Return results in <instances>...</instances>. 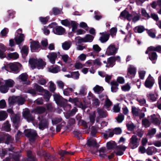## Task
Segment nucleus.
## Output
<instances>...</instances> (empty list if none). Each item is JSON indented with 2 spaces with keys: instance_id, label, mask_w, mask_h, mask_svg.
<instances>
[{
  "instance_id": "obj_1",
  "label": "nucleus",
  "mask_w": 161,
  "mask_h": 161,
  "mask_svg": "<svg viewBox=\"0 0 161 161\" xmlns=\"http://www.w3.org/2000/svg\"><path fill=\"white\" fill-rule=\"evenodd\" d=\"M119 17L121 19H126L129 21L132 20L133 22H136L139 19L140 16L134 12L130 14L127 11L124 10L121 12Z\"/></svg>"
},
{
  "instance_id": "obj_22",
  "label": "nucleus",
  "mask_w": 161,
  "mask_h": 161,
  "mask_svg": "<svg viewBox=\"0 0 161 161\" xmlns=\"http://www.w3.org/2000/svg\"><path fill=\"white\" fill-rule=\"evenodd\" d=\"M152 51H156L158 52H161V46H158L156 47L150 46L148 47L145 53L147 54L148 52Z\"/></svg>"
},
{
  "instance_id": "obj_39",
  "label": "nucleus",
  "mask_w": 161,
  "mask_h": 161,
  "mask_svg": "<svg viewBox=\"0 0 161 161\" xmlns=\"http://www.w3.org/2000/svg\"><path fill=\"white\" fill-rule=\"evenodd\" d=\"M28 78V75L26 73H24L20 75L17 79L20 80L22 81H25Z\"/></svg>"
},
{
  "instance_id": "obj_17",
  "label": "nucleus",
  "mask_w": 161,
  "mask_h": 161,
  "mask_svg": "<svg viewBox=\"0 0 161 161\" xmlns=\"http://www.w3.org/2000/svg\"><path fill=\"white\" fill-rule=\"evenodd\" d=\"M23 116L25 119H27L28 121H33L34 120V118L31 116L30 112L28 109H25L24 112Z\"/></svg>"
},
{
  "instance_id": "obj_40",
  "label": "nucleus",
  "mask_w": 161,
  "mask_h": 161,
  "mask_svg": "<svg viewBox=\"0 0 161 161\" xmlns=\"http://www.w3.org/2000/svg\"><path fill=\"white\" fill-rule=\"evenodd\" d=\"M58 153L61 156V157L62 158L63 157L69 154L73 155L74 154V152H67L61 150L59 151Z\"/></svg>"
},
{
  "instance_id": "obj_47",
  "label": "nucleus",
  "mask_w": 161,
  "mask_h": 161,
  "mask_svg": "<svg viewBox=\"0 0 161 161\" xmlns=\"http://www.w3.org/2000/svg\"><path fill=\"white\" fill-rule=\"evenodd\" d=\"M18 97H10L8 98V102L10 104H13L15 103L17 101Z\"/></svg>"
},
{
  "instance_id": "obj_46",
  "label": "nucleus",
  "mask_w": 161,
  "mask_h": 161,
  "mask_svg": "<svg viewBox=\"0 0 161 161\" xmlns=\"http://www.w3.org/2000/svg\"><path fill=\"white\" fill-rule=\"evenodd\" d=\"M28 48L27 46H24L21 50V52L24 56H26L28 54Z\"/></svg>"
},
{
  "instance_id": "obj_52",
  "label": "nucleus",
  "mask_w": 161,
  "mask_h": 161,
  "mask_svg": "<svg viewBox=\"0 0 161 161\" xmlns=\"http://www.w3.org/2000/svg\"><path fill=\"white\" fill-rule=\"evenodd\" d=\"M142 125L145 128L149 127L150 125L149 120L146 119H144L142 120Z\"/></svg>"
},
{
  "instance_id": "obj_51",
  "label": "nucleus",
  "mask_w": 161,
  "mask_h": 161,
  "mask_svg": "<svg viewBox=\"0 0 161 161\" xmlns=\"http://www.w3.org/2000/svg\"><path fill=\"white\" fill-rule=\"evenodd\" d=\"M93 90L95 92L97 93H99L102 92L103 90V88L102 87L98 85H96L93 88Z\"/></svg>"
},
{
  "instance_id": "obj_2",
  "label": "nucleus",
  "mask_w": 161,
  "mask_h": 161,
  "mask_svg": "<svg viewBox=\"0 0 161 161\" xmlns=\"http://www.w3.org/2000/svg\"><path fill=\"white\" fill-rule=\"evenodd\" d=\"M29 62L30 67L32 69L36 68L39 69H42L45 64L44 62L41 59L32 58L30 59Z\"/></svg>"
},
{
  "instance_id": "obj_58",
  "label": "nucleus",
  "mask_w": 161,
  "mask_h": 161,
  "mask_svg": "<svg viewBox=\"0 0 161 161\" xmlns=\"http://www.w3.org/2000/svg\"><path fill=\"white\" fill-rule=\"evenodd\" d=\"M130 86L128 84L123 85L121 87V89L124 91H128L130 90Z\"/></svg>"
},
{
  "instance_id": "obj_63",
  "label": "nucleus",
  "mask_w": 161,
  "mask_h": 161,
  "mask_svg": "<svg viewBox=\"0 0 161 161\" xmlns=\"http://www.w3.org/2000/svg\"><path fill=\"white\" fill-rule=\"evenodd\" d=\"M49 83L50 84L49 87L50 91L51 92H53L56 89V87L55 84L52 82L51 81L49 82Z\"/></svg>"
},
{
  "instance_id": "obj_23",
  "label": "nucleus",
  "mask_w": 161,
  "mask_h": 161,
  "mask_svg": "<svg viewBox=\"0 0 161 161\" xmlns=\"http://www.w3.org/2000/svg\"><path fill=\"white\" fill-rule=\"evenodd\" d=\"M95 112H93L90 114V123L88 122L87 123L86 125L87 127L88 126L90 128V126L93 124L95 121Z\"/></svg>"
},
{
  "instance_id": "obj_15",
  "label": "nucleus",
  "mask_w": 161,
  "mask_h": 161,
  "mask_svg": "<svg viewBox=\"0 0 161 161\" xmlns=\"http://www.w3.org/2000/svg\"><path fill=\"white\" fill-rule=\"evenodd\" d=\"M151 120L155 125H159L161 122V119L158 115L153 114L151 116Z\"/></svg>"
},
{
  "instance_id": "obj_57",
  "label": "nucleus",
  "mask_w": 161,
  "mask_h": 161,
  "mask_svg": "<svg viewBox=\"0 0 161 161\" xmlns=\"http://www.w3.org/2000/svg\"><path fill=\"white\" fill-rule=\"evenodd\" d=\"M154 29H151L147 31V33L152 38H154L155 36V35L154 32L155 31Z\"/></svg>"
},
{
  "instance_id": "obj_26",
  "label": "nucleus",
  "mask_w": 161,
  "mask_h": 161,
  "mask_svg": "<svg viewBox=\"0 0 161 161\" xmlns=\"http://www.w3.org/2000/svg\"><path fill=\"white\" fill-rule=\"evenodd\" d=\"M111 91L112 92H116L118 91V84L116 81H112L111 82Z\"/></svg>"
},
{
  "instance_id": "obj_56",
  "label": "nucleus",
  "mask_w": 161,
  "mask_h": 161,
  "mask_svg": "<svg viewBox=\"0 0 161 161\" xmlns=\"http://www.w3.org/2000/svg\"><path fill=\"white\" fill-rule=\"evenodd\" d=\"M9 88L6 86H1L0 87V91L3 93H5L8 92Z\"/></svg>"
},
{
  "instance_id": "obj_60",
  "label": "nucleus",
  "mask_w": 161,
  "mask_h": 161,
  "mask_svg": "<svg viewBox=\"0 0 161 161\" xmlns=\"http://www.w3.org/2000/svg\"><path fill=\"white\" fill-rule=\"evenodd\" d=\"M19 155H16L15 156H14L13 158H12L10 159L9 158H6L5 160H3V161H11L10 160L12 159V160H13V159H14V161H19Z\"/></svg>"
},
{
  "instance_id": "obj_37",
  "label": "nucleus",
  "mask_w": 161,
  "mask_h": 161,
  "mask_svg": "<svg viewBox=\"0 0 161 161\" xmlns=\"http://www.w3.org/2000/svg\"><path fill=\"white\" fill-rule=\"evenodd\" d=\"M60 70V67L58 66L54 67L49 68H48L49 71L53 73H57L59 72Z\"/></svg>"
},
{
  "instance_id": "obj_48",
  "label": "nucleus",
  "mask_w": 161,
  "mask_h": 161,
  "mask_svg": "<svg viewBox=\"0 0 161 161\" xmlns=\"http://www.w3.org/2000/svg\"><path fill=\"white\" fill-rule=\"evenodd\" d=\"M84 42H91L93 39V37L90 35H87L84 37Z\"/></svg>"
},
{
  "instance_id": "obj_5",
  "label": "nucleus",
  "mask_w": 161,
  "mask_h": 161,
  "mask_svg": "<svg viewBox=\"0 0 161 161\" xmlns=\"http://www.w3.org/2000/svg\"><path fill=\"white\" fill-rule=\"evenodd\" d=\"M139 140L136 136L133 135L130 140L129 144V147L132 149L136 148L139 145Z\"/></svg>"
},
{
  "instance_id": "obj_36",
  "label": "nucleus",
  "mask_w": 161,
  "mask_h": 161,
  "mask_svg": "<svg viewBox=\"0 0 161 161\" xmlns=\"http://www.w3.org/2000/svg\"><path fill=\"white\" fill-rule=\"evenodd\" d=\"M45 110V108L43 107H38L34 109L32 113L35 114H41L44 112Z\"/></svg>"
},
{
  "instance_id": "obj_30",
  "label": "nucleus",
  "mask_w": 161,
  "mask_h": 161,
  "mask_svg": "<svg viewBox=\"0 0 161 161\" xmlns=\"http://www.w3.org/2000/svg\"><path fill=\"white\" fill-rule=\"evenodd\" d=\"M156 152V149L154 147H149L146 151L148 155H152Z\"/></svg>"
},
{
  "instance_id": "obj_61",
  "label": "nucleus",
  "mask_w": 161,
  "mask_h": 161,
  "mask_svg": "<svg viewBox=\"0 0 161 161\" xmlns=\"http://www.w3.org/2000/svg\"><path fill=\"white\" fill-rule=\"evenodd\" d=\"M137 100L141 105H144L146 103V100L144 98H137Z\"/></svg>"
},
{
  "instance_id": "obj_45",
  "label": "nucleus",
  "mask_w": 161,
  "mask_h": 161,
  "mask_svg": "<svg viewBox=\"0 0 161 161\" xmlns=\"http://www.w3.org/2000/svg\"><path fill=\"white\" fill-rule=\"evenodd\" d=\"M134 30L136 32H138L139 33H141L143 32L145 30L144 27L142 26H139L135 27Z\"/></svg>"
},
{
  "instance_id": "obj_14",
  "label": "nucleus",
  "mask_w": 161,
  "mask_h": 161,
  "mask_svg": "<svg viewBox=\"0 0 161 161\" xmlns=\"http://www.w3.org/2000/svg\"><path fill=\"white\" fill-rule=\"evenodd\" d=\"M93 51L89 53V56H92L93 58L95 56L97 55L98 53L100 51L101 49L100 47L97 45H94L93 46Z\"/></svg>"
},
{
  "instance_id": "obj_59",
  "label": "nucleus",
  "mask_w": 161,
  "mask_h": 161,
  "mask_svg": "<svg viewBox=\"0 0 161 161\" xmlns=\"http://www.w3.org/2000/svg\"><path fill=\"white\" fill-rule=\"evenodd\" d=\"M117 28L116 27H113L110 30V33L111 35L112 36H115L116 34V32H117Z\"/></svg>"
},
{
  "instance_id": "obj_53",
  "label": "nucleus",
  "mask_w": 161,
  "mask_h": 161,
  "mask_svg": "<svg viewBox=\"0 0 161 161\" xmlns=\"http://www.w3.org/2000/svg\"><path fill=\"white\" fill-rule=\"evenodd\" d=\"M54 23H51V24L49 25L48 26H47V27H45L44 28L43 31L45 35H48L50 33V31H49L47 29V28H52V25H53L54 24Z\"/></svg>"
},
{
  "instance_id": "obj_50",
  "label": "nucleus",
  "mask_w": 161,
  "mask_h": 161,
  "mask_svg": "<svg viewBox=\"0 0 161 161\" xmlns=\"http://www.w3.org/2000/svg\"><path fill=\"white\" fill-rule=\"evenodd\" d=\"M116 146L115 143L114 142H109L107 143V147L108 149L114 148Z\"/></svg>"
},
{
  "instance_id": "obj_6",
  "label": "nucleus",
  "mask_w": 161,
  "mask_h": 161,
  "mask_svg": "<svg viewBox=\"0 0 161 161\" xmlns=\"http://www.w3.org/2000/svg\"><path fill=\"white\" fill-rule=\"evenodd\" d=\"M34 87L36 89L37 92H44V97L46 99V101H47L49 100L50 97L49 92L47 90H45L42 86L38 85L37 84L34 85Z\"/></svg>"
},
{
  "instance_id": "obj_3",
  "label": "nucleus",
  "mask_w": 161,
  "mask_h": 161,
  "mask_svg": "<svg viewBox=\"0 0 161 161\" xmlns=\"http://www.w3.org/2000/svg\"><path fill=\"white\" fill-rule=\"evenodd\" d=\"M61 23L64 25L68 26L69 27H72V31H75L76 30L78 24L74 21H69L67 19L61 20Z\"/></svg>"
},
{
  "instance_id": "obj_32",
  "label": "nucleus",
  "mask_w": 161,
  "mask_h": 161,
  "mask_svg": "<svg viewBox=\"0 0 161 161\" xmlns=\"http://www.w3.org/2000/svg\"><path fill=\"white\" fill-rule=\"evenodd\" d=\"M157 94L156 93H149L147 94V97L148 98L153 101H154L156 100Z\"/></svg>"
},
{
  "instance_id": "obj_64",
  "label": "nucleus",
  "mask_w": 161,
  "mask_h": 161,
  "mask_svg": "<svg viewBox=\"0 0 161 161\" xmlns=\"http://www.w3.org/2000/svg\"><path fill=\"white\" fill-rule=\"evenodd\" d=\"M124 119V116L122 114L119 115L116 118V120L119 123L122 122Z\"/></svg>"
},
{
  "instance_id": "obj_10",
  "label": "nucleus",
  "mask_w": 161,
  "mask_h": 161,
  "mask_svg": "<svg viewBox=\"0 0 161 161\" xmlns=\"http://www.w3.org/2000/svg\"><path fill=\"white\" fill-rule=\"evenodd\" d=\"M154 83V80L153 77L150 75H149L148 78L146 80L145 85L146 87L149 88H151L153 86Z\"/></svg>"
},
{
  "instance_id": "obj_25",
  "label": "nucleus",
  "mask_w": 161,
  "mask_h": 161,
  "mask_svg": "<svg viewBox=\"0 0 161 161\" xmlns=\"http://www.w3.org/2000/svg\"><path fill=\"white\" fill-rule=\"evenodd\" d=\"M75 87L74 86L73 88H68L64 90L63 91L64 94L66 96H69L70 95L71 93L74 92Z\"/></svg>"
},
{
  "instance_id": "obj_19",
  "label": "nucleus",
  "mask_w": 161,
  "mask_h": 161,
  "mask_svg": "<svg viewBox=\"0 0 161 161\" xmlns=\"http://www.w3.org/2000/svg\"><path fill=\"white\" fill-rule=\"evenodd\" d=\"M103 97H104L102 99V100L105 99L104 107L107 109L108 110H109V108L112 105V102L108 98L107 96L103 95Z\"/></svg>"
},
{
  "instance_id": "obj_35",
  "label": "nucleus",
  "mask_w": 161,
  "mask_h": 161,
  "mask_svg": "<svg viewBox=\"0 0 161 161\" xmlns=\"http://www.w3.org/2000/svg\"><path fill=\"white\" fill-rule=\"evenodd\" d=\"M71 45V41H66L62 43V47L64 50H68L69 48Z\"/></svg>"
},
{
  "instance_id": "obj_33",
  "label": "nucleus",
  "mask_w": 161,
  "mask_h": 161,
  "mask_svg": "<svg viewBox=\"0 0 161 161\" xmlns=\"http://www.w3.org/2000/svg\"><path fill=\"white\" fill-rule=\"evenodd\" d=\"M99 155L100 157L102 158L106 156V154L108 153L107 149L104 147L100 148L99 150Z\"/></svg>"
},
{
  "instance_id": "obj_8",
  "label": "nucleus",
  "mask_w": 161,
  "mask_h": 161,
  "mask_svg": "<svg viewBox=\"0 0 161 161\" xmlns=\"http://www.w3.org/2000/svg\"><path fill=\"white\" fill-rule=\"evenodd\" d=\"M17 33L15 39L16 43L17 44H19L24 40V36L22 34V31L20 29L17 31Z\"/></svg>"
},
{
  "instance_id": "obj_42",
  "label": "nucleus",
  "mask_w": 161,
  "mask_h": 161,
  "mask_svg": "<svg viewBox=\"0 0 161 161\" xmlns=\"http://www.w3.org/2000/svg\"><path fill=\"white\" fill-rule=\"evenodd\" d=\"M87 145L89 146L97 147V143L95 140L90 139L88 140L87 142Z\"/></svg>"
},
{
  "instance_id": "obj_49",
  "label": "nucleus",
  "mask_w": 161,
  "mask_h": 161,
  "mask_svg": "<svg viewBox=\"0 0 161 161\" xmlns=\"http://www.w3.org/2000/svg\"><path fill=\"white\" fill-rule=\"evenodd\" d=\"M140 112V109L136 108L134 107H132V112L133 114L135 116H138Z\"/></svg>"
},
{
  "instance_id": "obj_9",
  "label": "nucleus",
  "mask_w": 161,
  "mask_h": 161,
  "mask_svg": "<svg viewBox=\"0 0 161 161\" xmlns=\"http://www.w3.org/2000/svg\"><path fill=\"white\" fill-rule=\"evenodd\" d=\"M117 50L118 48L114 45H110L107 48L106 53L108 55H113L116 53Z\"/></svg>"
},
{
  "instance_id": "obj_34",
  "label": "nucleus",
  "mask_w": 161,
  "mask_h": 161,
  "mask_svg": "<svg viewBox=\"0 0 161 161\" xmlns=\"http://www.w3.org/2000/svg\"><path fill=\"white\" fill-rule=\"evenodd\" d=\"M97 112L100 118L105 117L107 116L106 112L103 109L98 108Z\"/></svg>"
},
{
  "instance_id": "obj_12",
  "label": "nucleus",
  "mask_w": 161,
  "mask_h": 161,
  "mask_svg": "<svg viewBox=\"0 0 161 161\" xmlns=\"http://www.w3.org/2000/svg\"><path fill=\"white\" fill-rule=\"evenodd\" d=\"M31 48L32 52H36L40 47V45L37 41H32L30 42Z\"/></svg>"
},
{
  "instance_id": "obj_62",
  "label": "nucleus",
  "mask_w": 161,
  "mask_h": 161,
  "mask_svg": "<svg viewBox=\"0 0 161 161\" xmlns=\"http://www.w3.org/2000/svg\"><path fill=\"white\" fill-rule=\"evenodd\" d=\"M41 44L43 49H46L48 45V42L47 39L43 40L41 42Z\"/></svg>"
},
{
  "instance_id": "obj_54",
  "label": "nucleus",
  "mask_w": 161,
  "mask_h": 161,
  "mask_svg": "<svg viewBox=\"0 0 161 161\" xmlns=\"http://www.w3.org/2000/svg\"><path fill=\"white\" fill-rule=\"evenodd\" d=\"M75 41L76 44H80L82 42H84V37L82 38L80 36H77L75 38Z\"/></svg>"
},
{
  "instance_id": "obj_4",
  "label": "nucleus",
  "mask_w": 161,
  "mask_h": 161,
  "mask_svg": "<svg viewBox=\"0 0 161 161\" xmlns=\"http://www.w3.org/2000/svg\"><path fill=\"white\" fill-rule=\"evenodd\" d=\"M24 132L25 136L29 138L30 143L33 142L37 135L36 131L30 129L25 130Z\"/></svg>"
},
{
  "instance_id": "obj_11",
  "label": "nucleus",
  "mask_w": 161,
  "mask_h": 161,
  "mask_svg": "<svg viewBox=\"0 0 161 161\" xmlns=\"http://www.w3.org/2000/svg\"><path fill=\"white\" fill-rule=\"evenodd\" d=\"M60 55L59 52L57 53H49L47 56V58L49 59V61L53 64H55V60L58 55Z\"/></svg>"
},
{
  "instance_id": "obj_16",
  "label": "nucleus",
  "mask_w": 161,
  "mask_h": 161,
  "mask_svg": "<svg viewBox=\"0 0 161 161\" xmlns=\"http://www.w3.org/2000/svg\"><path fill=\"white\" fill-rule=\"evenodd\" d=\"M126 147L123 146H119L117 147L114 151L116 155L121 156L123 154V152L125 150Z\"/></svg>"
},
{
  "instance_id": "obj_31",
  "label": "nucleus",
  "mask_w": 161,
  "mask_h": 161,
  "mask_svg": "<svg viewBox=\"0 0 161 161\" xmlns=\"http://www.w3.org/2000/svg\"><path fill=\"white\" fill-rule=\"evenodd\" d=\"M14 84L15 82L14 81L11 79L7 80L5 81V86L8 88L13 87Z\"/></svg>"
},
{
  "instance_id": "obj_24",
  "label": "nucleus",
  "mask_w": 161,
  "mask_h": 161,
  "mask_svg": "<svg viewBox=\"0 0 161 161\" xmlns=\"http://www.w3.org/2000/svg\"><path fill=\"white\" fill-rule=\"evenodd\" d=\"M34 78L37 80L38 83L40 85H43L47 83L46 80L42 76L36 75Z\"/></svg>"
},
{
  "instance_id": "obj_41",
  "label": "nucleus",
  "mask_w": 161,
  "mask_h": 161,
  "mask_svg": "<svg viewBox=\"0 0 161 161\" xmlns=\"http://www.w3.org/2000/svg\"><path fill=\"white\" fill-rule=\"evenodd\" d=\"M157 58V55L156 53L151 52L149 53V58L151 61L156 60Z\"/></svg>"
},
{
  "instance_id": "obj_28",
  "label": "nucleus",
  "mask_w": 161,
  "mask_h": 161,
  "mask_svg": "<svg viewBox=\"0 0 161 161\" xmlns=\"http://www.w3.org/2000/svg\"><path fill=\"white\" fill-rule=\"evenodd\" d=\"M48 123L47 121L45 119H43L41 120L39 123V128L40 129L43 130L47 126Z\"/></svg>"
},
{
  "instance_id": "obj_43",
  "label": "nucleus",
  "mask_w": 161,
  "mask_h": 161,
  "mask_svg": "<svg viewBox=\"0 0 161 161\" xmlns=\"http://www.w3.org/2000/svg\"><path fill=\"white\" fill-rule=\"evenodd\" d=\"M115 58V57H111L108 60V64L111 67H112L114 64Z\"/></svg>"
},
{
  "instance_id": "obj_44",
  "label": "nucleus",
  "mask_w": 161,
  "mask_h": 161,
  "mask_svg": "<svg viewBox=\"0 0 161 161\" xmlns=\"http://www.w3.org/2000/svg\"><path fill=\"white\" fill-rule=\"evenodd\" d=\"M3 129L4 130L7 131H9L10 130V125L8 121H6L3 124Z\"/></svg>"
},
{
  "instance_id": "obj_20",
  "label": "nucleus",
  "mask_w": 161,
  "mask_h": 161,
  "mask_svg": "<svg viewBox=\"0 0 161 161\" xmlns=\"http://www.w3.org/2000/svg\"><path fill=\"white\" fill-rule=\"evenodd\" d=\"M53 31L55 34L58 35L63 34L65 31V29L61 26L57 27Z\"/></svg>"
},
{
  "instance_id": "obj_38",
  "label": "nucleus",
  "mask_w": 161,
  "mask_h": 161,
  "mask_svg": "<svg viewBox=\"0 0 161 161\" xmlns=\"http://www.w3.org/2000/svg\"><path fill=\"white\" fill-rule=\"evenodd\" d=\"M8 116L6 112L4 111H0V121L5 120Z\"/></svg>"
},
{
  "instance_id": "obj_55",
  "label": "nucleus",
  "mask_w": 161,
  "mask_h": 161,
  "mask_svg": "<svg viewBox=\"0 0 161 161\" xmlns=\"http://www.w3.org/2000/svg\"><path fill=\"white\" fill-rule=\"evenodd\" d=\"M8 32V29L7 28H4L1 31L0 34L3 37H6Z\"/></svg>"
},
{
  "instance_id": "obj_27",
  "label": "nucleus",
  "mask_w": 161,
  "mask_h": 161,
  "mask_svg": "<svg viewBox=\"0 0 161 161\" xmlns=\"http://www.w3.org/2000/svg\"><path fill=\"white\" fill-rule=\"evenodd\" d=\"M19 57V54L16 52L8 53L7 55V58L8 59H15Z\"/></svg>"
},
{
  "instance_id": "obj_13",
  "label": "nucleus",
  "mask_w": 161,
  "mask_h": 161,
  "mask_svg": "<svg viewBox=\"0 0 161 161\" xmlns=\"http://www.w3.org/2000/svg\"><path fill=\"white\" fill-rule=\"evenodd\" d=\"M54 98L56 103L61 106L62 105V102L64 101L66 102H67V100L64 99L62 97L57 94L54 95Z\"/></svg>"
},
{
  "instance_id": "obj_21",
  "label": "nucleus",
  "mask_w": 161,
  "mask_h": 161,
  "mask_svg": "<svg viewBox=\"0 0 161 161\" xmlns=\"http://www.w3.org/2000/svg\"><path fill=\"white\" fill-rule=\"evenodd\" d=\"M6 50V47L3 44H0V58H3L6 57L5 52Z\"/></svg>"
},
{
  "instance_id": "obj_7",
  "label": "nucleus",
  "mask_w": 161,
  "mask_h": 161,
  "mask_svg": "<svg viewBox=\"0 0 161 161\" xmlns=\"http://www.w3.org/2000/svg\"><path fill=\"white\" fill-rule=\"evenodd\" d=\"M136 69L133 65H129L127 68V75L129 78L132 79L134 78L136 74Z\"/></svg>"
},
{
  "instance_id": "obj_18",
  "label": "nucleus",
  "mask_w": 161,
  "mask_h": 161,
  "mask_svg": "<svg viewBox=\"0 0 161 161\" xmlns=\"http://www.w3.org/2000/svg\"><path fill=\"white\" fill-rule=\"evenodd\" d=\"M9 66L12 71L16 72L18 71L19 68L21 67V65L20 63L17 62L10 64Z\"/></svg>"
},
{
  "instance_id": "obj_29",
  "label": "nucleus",
  "mask_w": 161,
  "mask_h": 161,
  "mask_svg": "<svg viewBox=\"0 0 161 161\" xmlns=\"http://www.w3.org/2000/svg\"><path fill=\"white\" fill-rule=\"evenodd\" d=\"M110 35L108 33L103 34L100 37V40L103 43L107 42L109 39Z\"/></svg>"
}]
</instances>
